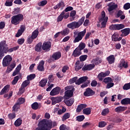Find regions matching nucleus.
<instances>
[{"label": "nucleus", "instance_id": "f257e3e1", "mask_svg": "<svg viewBox=\"0 0 130 130\" xmlns=\"http://www.w3.org/2000/svg\"><path fill=\"white\" fill-rule=\"evenodd\" d=\"M52 123H53V126L56 125V122H52L51 120L43 119L39 121L38 124L39 127H37L36 130H49L52 127Z\"/></svg>", "mask_w": 130, "mask_h": 130}, {"label": "nucleus", "instance_id": "f03ea898", "mask_svg": "<svg viewBox=\"0 0 130 130\" xmlns=\"http://www.w3.org/2000/svg\"><path fill=\"white\" fill-rule=\"evenodd\" d=\"M18 48L19 47H15L9 49L6 41H1L0 42V59H2L3 57L5 56L4 53L7 54L8 52H13L14 50H17Z\"/></svg>", "mask_w": 130, "mask_h": 130}, {"label": "nucleus", "instance_id": "7ed1b4c3", "mask_svg": "<svg viewBox=\"0 0 130 130\" xmlns=\"http://www.w3.org/2000/svg\"><path fill=\"white\" fill-rule=\"evenodd\" d=\"M84 21H85V17H82L79 20L78 22L74 21L68 24L67 27L70 29H77V28H79L81 25H83Z\"/></svg>", "mask_w": 130, "mask_h": 130}, {"label": "nucleus", "instance_id": "20e7f679", "mask_svg": "<svg viewBox=\"0 0 130 130\" xmlns=\"http://www.w3.org/2000/svg\"><path fill=\"white\" fill-rule=\"evenodd\" d=\"M24 16L23 14H19L17 15L13 16L11 18V23L13 25H18L21 21H23Z\"/></svg>", "mask_w": 130, "mask_h": 130}, {"label": "nucleus", "instance_id": "39448f33", "mask_svg": "<svg viewBox=\"0 0 130 130\" xmlns=\"http://www.w3.org/2000/svg\"><path fill=\"white\" fill-rule=\"evenodd\" d=\"M86 32L87 30L86 29H84L82 31H80L79 32H74V35H77V36L75 37L74 40L73 41V43H77V42H79L83 39V37L85 36V34H86Z\"/></svg>", "mask_w": 130, "mask_h": 130}, {"label": "nucleus", "instance_id": "423d86ee", "mask_svg": "<svg viewBox=\"0 0 130 130\" xmlns=\"http://www.w3.org/2000/svg\"><path fill=\"white\" fill-rule=\"evenodd\" d=\"M99 20L100 22H102V28H105V27H106V23H107V21H108V17L106 16L105 12H102L101 16L99 17Z\"/></svg>", "mask_w": 130, "mask_h": 130}, {"label": "nucleus", "instance_id": "0eeeda50", "mask_svg": "<svg viewBox=\"0 0 130 130\" xmlns=\"http://www.w3.org/2000/svg\"><path fill=\"white\" fill-rule=\"evenodd\" d=\"M13 60V57L10 55H7L3 58L2 64L4 67H8L11 64V62Z\"/></svg>", "mask_w": 130, "mask_h": 130}, {"label": "nucleus", "instance_id": "6e6552de", "mask_svg": "<svg viewBox=\"0 0 130 130\" xmlns=\"http://www.w3.org/2000/svg\"><path fill=\"white\" fill-rule=\"evenodd\" d=\"M65 90H67V91L65 92L66 97L70 98L73 96L74 91H75V88H74L73 86H69L65 87Z\"/></svg>", "mask_w": 130, "mask_h": 130}, {"label": "nucleus", "instance_id": "1a4fd4ad", "mask_svg": "<svg viewBox=\"0 0 130 130\" xmlns=\"http://www.w3.org/2000/svg\"><path fill=\"white\" fill-rule=\"evenodd\" d=\"M124 28V25L122 24H112L109 27L110 30H121Z\"/></svg>", "mask_w": 130, "mask_h": 130}, {"label": "nucleus", "instance_id": "9d476101", "mask_svg": "<svg viewBox=\"0 0 130 130\" xmlns=\"http://www.w3.org/2000/svg\"><path fill=\"white\" fill-rule=\"evenodd\" d=\"M110 74V71H107L106 72H101L100 73L98 76V78L100 81H102L103 80V78L105 77H107V76H109V74Z\"/></svg>", "mask_w": 130, "mask_h": 130}, {"label": "nucleus", "instance_id": "9b49d317", "mask_svg": "<svg viewBox=\"0 0 130 130\" xmlns=\"http://www.w3.org/2000/svg\"><path fill=\"white\" fill-rule=\"evenodd\" d=\"M52 100V105H55L56 103H59V102H61L62 101V97L58 96V97H52L51 98Z\"/></svg>", "mask_w": 130, "mask_h": 130}, {"label": "nucleus", "instance_id": "f8f14e48", "mask_svg": "<svg viewBox=\"0 0 130 130\" xmlns=\"http://www.w3.org/2000/svg\"><path fill=\"white\" fill-rule=\"evenodd\" d=\"M128 67V64H127V62L125 61V60L124 59H121L119 64L118 68H120V69H122V68L127 69Z\"/></svg>", "mask_w": 130, "mask_h": 130}, {"label": "nucleus", "instance_id": "ddd939ff", "mask_svg": "<svg viewBox=\"0 0 130 130\" xmlns=\"http://www.w3.org/2000/svg\"><path fill=\"white\" fill-rule=\"evenodd\" d=\"M60 92V87H56V88H53L50 92V95L51 96H54L55 95H58Z\"/></svg>", "mask_w": 130, "mask_h": 130}, {"label": "nucleus", "instance_id": "4468645a", "mask_svg": "<svg viewBox=\"0 0 130 130\" xmlns=\"http://www.w3.org/2000/svg\"><path fill=\"white\" fill-rule=\"evenodd\" d=\"M25 30H26V27L24 25H21L16 35V37H20L24 33Z\"/></svg>", "mask_w": 130, "mask_h": 130}, {"label": "nucleus", "instance_id": "2eb2a0df", "mask_svg": "<svg viewBox=\"0 0 130 130\" xmlns=\"http://www.w3.org/2000/svg\"><path fill=\"white\" fill-rule=\"evenodd\" d=\"M51 47V43L50 42H46L43 44L42 49L43 50H49Z\"/></svg>", "mask_w": 130, "mask_h": 130}, {"label": "nucleus", "instance_id": "dca6fc26", "mask_svg": "<svg viewBox=\"0 0 130 130\" xmlns=\"http://www.w3.org/2000/svg\"><path fill=\"white\" fill-rule=\"evenodd\" d=\"M119 34L118 32H115L112 36V39L113 41H120L122 39V37H119Z\"/></svg>", "mask_w": 130, "mask_h": 130}, {"label": "nucleus", "instance_id": "f3484780", "mask_svg": "<svg viewBox=\"0 0 130 130\" xmlns=\"http://www.w3.org/2000/svg\"><path fill=\"white\" fill-rule=\"evenodd\" d=\"M88 80V77L87 76H84L80 78L78 80H77L76 82V85H81V84L86 82Z\"/></svg>", "mask_w": 130, "mask_h": 130}, {"label": "nucleus", "instance_id": "a211bd4d", "mask_svg": "<svg viewBox=\"0 0 130 130\" xmlns=\"http://www.w3.org/2000/svg\"><path fill=\"white\" fill-rule=\"evenodd\" d=\"M121 32L122 33L121 34V36L122 37H125V36H127V35H128V34H129L130 29L129 28H124L123 29H122L121 30Z\"/></svg>", "mask_w": 130, "mask_h": 130}, {"label": "nucleus", "instance_id": "6ab92c4d", "mask_svg": "<svg viewBox=\"0 0 130 130\" xmlns=\"http://www.w3.org/2000/svg\"><path fill=\"white\" fill-rule=\"evenodd\" d=\"M95 68V64H90L87 65H85L83 68V71H91L92 69Z\"/></svg>", "mask_w": 130, "mask_h": 130}, {"label": "nucleus", "instance_id": "aec40b11", "mask_svg": "<svg viewBox=\"0 0 130 130\" xmlns=\"http://www.w3.org/2000/svg\"><path fill=\"white\" fill-rule=\"evenodd\" d=\"M82 54V51L80 50L78 48H77L73 51L72 55L74 56V57H77V56H80Z\"/></svg>", "mask_w": 130, "mask_h": 130}, {"label": "nucleus", "instance_id": "412c9836", "mask_svg": "<svg viewBox=\"0 0 130 130\" xmlns=\"http://www.w3.org/2000/svg\"><path fill=\"white\" fill-rule=\"evenodd\" d=\"M10 91V85H6L0 92V95H4Z\"/></svg>", "mask_w": 130, "mask_h": 130}, {"label": "nucleus", "instance_id": "4be33fe9", "mask_svg": "<svg viewBox=\"0 0 130 130\" xmlns=\"http://www.w3.org/2000/svg\"><path fill=\"white\" fill-rule=\"evenodd\" d=\"M95 93L93 91V90L90 88H87L86 89L85 92H84V96H89L94 95Z\"/></svg>", "mask_w": 130, "mask_h": 130}, {"label": "nucleus", "instance_id": "5701e85b", "mask_svg": "<svg viewBox=\"0 0 130 130\" xmlns=\"http://www.w3.org/2000/svg\"><path fill=\"white\" fill-rule=\"evenodd\" d=\"M44 63L45 62L43 60H41L38 66V70L40 71V72H43L44 71Z\"/></svg>", "mask_w": 130, "mask_h": 130}, {"label": "nucleus", "instance_id": "b1692460", "mask_svg": "<svg viewBox=\"0 0 130 130\" xmlns=\"http://www.w3.org/2000/svg\"><path fill=\"white\" fill-rule=\"evenodd\" d=\"M21 69H22V64H19L17 67L14 72H13L12 76L13 77H15V76H16V75H18V74L20 73V71H21Z\"/></svg>", "mask_w": 130, "mask_h": 130}, {"label": "nucleus", "instance_id": "393cba45", "mask_svg": "<svg viewBox=\"0 0 130 130\" xmlns=\"http://www.w3.org/2000/svg\"><path fill=\"white\" fill-rule=\"evenodd\" d=\"M107 60H108L110 64H112V63H114V61L115 60V58L114 57V55H110L107 58Z\"/></svg>", "mask_w": 130, "mask_h": 130}, {"label": "nucleus", "instance_id": "a878e982", "mask_svg": "<svg viewBox=\"0 0 130 130\" xmlns=\"http://www.w3.org/2000/svg\"><path fill=\"white\" fill-rule=\"evenodd\" d=\"M125 110H126V107H125L119 106L115 109V112H118V113L125 111Z\"/></svg>", "mask_w": 130, "mask_h": 130}, {"label": "nucleus", "instance_id": "bb28decb", "mask_svg": "<svg viewBox=\"0 0 130 130\" xmlns=\"http://www.w3.org/2000/svg\"><path fill=\"white\" fill-rule=\"evenodd\" d=\"M74 102H75V100L74 99H70L64 101V103L67 106H72L73 104H74Z\"/></svg>", "mask_w": 130, "mask_h": 130}, {"label": "nucleus", "instance_id": "cd10ccee", "mask_svg": "<svg viewBox=\"0 0 130 130\" xmlns=\"http://www.w3.org/2000/svg\"><path fill=\"white\" fill-rule=\"evenodd\" d=\"M52 57L55 60L57 59H59V58L61 57V53H60V52H57L56 53H54L52 55Z\"/></svg>", "mask_w": 130, "mask_h": 130}, {"label": "nucleus", "instance_id": "c85d7f7f", "mask_svg": "<svg viewBox=\"0 0 130 130\" xmlns=\"http://www.w3.org/2000/svg\"><path fill=\"white\" fill-rule=\"evenodd\" d=\"M86 107H87V105L81 104L78 106L76 111L77 112H81L82 109H84V108H86Z\"/></svg>", "mask_w": 130, "mask_h": 130}, {"label": "nucleus", "instance_id": "c756f323", "mask_svg": "<svg viewBox=\"0 0 130 130\" xmlns=\"http://www.w3.org/2000/svg\"><path fill=\"white\" fill-rule=\"evenodd\" d=\"M117 8V5L116 4H110L109 5V8H108V10L109 12H111L112 11H113V10H115Z\"/></svg>", "mask_w": 130, "mask_h": 130}, {"label": "nucleus", "instance_id": "7c9ffc66", "mask_svg": "<svg viewBox=\"0 0 130 130\" xmlns=\"http://www.w3.org/2000/svg\"><path fill=\"white\" fill-rule=\"evenodd\" d=\"M83 67V64L80 63V61L78 60L75 63V70L79 71Z\"/></svg>", "mask_w": 130, "mask_h": 130}, {"label": "nucleus", "instance_id": "2f4dec72", "mask_svg": "<svg viewBox=\"0 0 130 130\" xmlns=\"http://www.w3.org/2000/svg\"><path fill=\"white\" fill-rule=\"evenodd\" d=\"M121 103L122 105H126L127 104H130V98H125L123 99Z\"/></svg>", "mask_w": 130, "mask_h": 130}, {"label": "nucleus", "instance_id": "473e14b6", "mask_svg": "<svg viewBox=\"0 0 130 130\" xmlns=\"http://www.w3.org/2000/svg\"><path fill=\"white\" fill-rule=\"evenodd\" d=\"M63 7H64V3L61 1L57 5L54 7V10H57V9H59V8H63Z\"/></svg>", "mask_w": 130, "mask_h": 130}, {"label": "nucleus", "instance_id": "72a5a7b5", "mask_svg": "<svg viewBox=\"0 0 130 130\" xmlns=\"http://www.w3.org/2000/svg\"><path fill=\"white\" fill-rule=\"evenodd\" d=\"M47 83V79H43L39 82V86L40 87H44Z\"/></svg>", "mask_w": 130, "mask_h": 130}, {"label": "nucleus", "instance_id": "f704fd0d", "mask_svg": "<svg viewBox=\"0 0 130 130\" xmlns=\"http://www.w3.org/2000/svg\"><path fill=\"white\" fill-rule=\"evenodd\" d=\"M83 114L89 115L91 114V108H87L83 110Z\"/></svg>", "mask_w": 130, "mask_h": 130}, {"label": "nucleus", "instance_id": "c9c22d12", "mask_svg": "<svg viewBox=\"0 0 130 130\" xmlns=\"http://www.w3.org/2000/svg\"><path fill=\"white\" fill-rule=\"evenodd\" d=\"M22 124V119L21 118H18L14 122V125L15 126H20Z\"/></svg>", "mask_w": 130, "mask_h": 130}, {"label": "nucleus", "instance_id": "e433bc0d", "mask_svg": "<svg viewBox=\"0 0 130 130\" xmlns=\"http://www.w3.org/2000/svg\"><path fill=\"white\" fill-rule=\"evenodd\" d=\"M60 33L61 34V35H64L66 36V35H68V34L70 33V29L68 28H66L62 31H60Z\"/></svg>", "mask_w": 130, "mask_h": 130}, {"label": "nucleus", "instance_id": "4c0bfd02", "mask_svg": "<svg viewBox=\"0 0 130 130\" xmlns=\"http://www.w3.org/2000/svg\"><path fill=\"white\" fill-rule=\"evenodd\" d=\"M13 2L14 0H6L5 6H6V7H12Z\"/></svg>", "mask_w": 130, "mask_h": 130}, {"label": "nucleus", "instance_id": "58836bf2", "mask_svg": "<svg viewBox=\"0 0 130 130\" xmlns=\"http://www.w3.org/2000/svg\"><path fill=\"white\" fill-rule=\"evenodd\" d=\"M75 16H76V11H72L70 13V21L72 22V21H74L75 20Z\"/></svg>", "mask_w": 130, "mask_h": 130}, {"label": "nucleus", "instance_id": "ea45409f", "mask_svg": "<svg viewBox=\"0 0 130 130\" xmlns=\"http://www.w3.org/2000/svg\"><path fill=\"white\" fill-rule=\"evenodd\" d=\"M41 47H42V44L41 43H38L35 47L36 51L38 52L41 51Z\"/></svg>", "mask_w": 130, "mask_h": 130}, {"label": "nucleus", "instance_id": "a19ab883", "mask_svg": "<svg viewBox=\"0 0 130 130\" xmlns=\"http://www.w3.org/2000/svg\"><path fill=\"white\" fill-rule=\"evenodd\" d=\"M39 108V104L37 102H35L31 105V108L34 110H37Z\"/></svg>", "mask_w": 130, "mask_h": 130}, {"label": "nucleus", "instance_id": "79ce46f5", "mask_svg": "<svg viewBox=\"0 0 130 130\" xmlns=\"http://www.w3.org/2000/svg\"><path fill=\"white\" fill-rule=\"evenodd\" d=\"M70 117H71V114H70V113H67L63 115L62 120V121H64V120H67V119L70 118Z\"/></svg>", "mask_w": 130, "mask_h": 130}, {"label": "nucleus", "instance_id": "37998d69", "mask_svg": "<svg viewBox=\"0 0 130 130\" xmlns=\"http://www.w3.org/2000/svg\"><path fill=\"white\" fill-rule=\"evenodd\" d=\"M39 34V31H38V29H36L31 35V37L34 38L35 39H36L37 38V36H38V35Z\"/></svg>", "mask_w": 130, "mask_h": 130}, {"label": "nucleus", "instance_id": "c03bdc74", "mask_svg": "<svg viewBox=\"0 0 130 130\" xmlns=\"http://www.w3.org/2000/svg\"><path fill=\"white\" fill-rule=\"evenodd\" d=\"M36 77V75L34 74H30L27 77V80L30 81H32V80H34V79H35V77Z\"/></svg>", "mask_w": 130, "mask_h": 130}, {"label": "nucleus", "instance_id": "a18cd8bd", "mask_svg": "<svg viewBox=\"0 0 130 130\" xmlns=\"http://www.w3.org/2000/svg\"><path fill=\"white\" fill-rule=\"evenodd\" d=\"M63 16H64V11H63L57 18V21L61 22L63 19Z\"/></svg>", "mask_w": 130, "mask_h": 130}, {"label": "nucleus", "instance_id": "49530a36", "mask_svg": "<svg viewBox=\"0 0 130 130\" xmlns=\"http://www.w3.org/2000/svg\"><path fill=\"white\" fill-rule=\"evenodd\" d=\"M85 47L86 44L81 42L79 44L78 48L81 51H82V50H83V49H84V48H85Z\"/></svg>", "mask_w": 130, "mask_h": 130}, {"label": "nucleus", "instance_id": "de8ad7c7", "mask_svg": "<svg viewBox=\"0 0 130 130\" xmlns=\"http://www.w3.org/2000/svg\"><path fill=\"white\" fill-rule=\"evenodd\" d=\"M60 130H70V128L69 126H67L65 124H62L59 127Z\"/></svg>", "mask_w": 130, "mask_h": 130}, {"label": "nucleus", "instance_id": "09e8293b", "mask_svg": "<svg viewBox=\"0 0 130 130\" xmlns=\"http://www.w3.org/2000/svg\"><path fill=\"white\" fill-rule=\"evenodd\" d=\"M108 113H109V109L106 108L102 111L101 114L102 115L105 116V115L108 114Z\"/></svg>", "mask_w": 130, "mask_h": 130}, {"label": "nucleus", "instance_id": "8fccbe9b", "mask_svg": "<svg viewBox=\"0 0 130 130\" xmlns=\"http://www.w3.org/2000/svg\"><path fill=\"white\" fill-rule=\"evenodd\" d=\"M20 109V105L16 103L13 107V111H18Z\"/></svg>", "mask_w": 130, "mask_h": 130}, {"label": "nucleus", "instance_id": "3c124183", "mask_svg": "<svg viewBox=\"0 0 130 130\" xmlns=\"http://www.w3.org/2000/svg\"><path fill=\"white\" fill-rule=\"evenodd\" d=\"M67 111V109L63 107L62 108V110L59 109L58 111L57 114L60 115V114H62V113H64Z\"/></svg>", "mask_w": 130, "mask_h": 130}, {"label": "nucleus", "instance_id": "603ef678", "mask_svg": "<svg viewBox=\"0 0 130 130\" xmlns=\"http://www.w3.org/2000/svg\"><path fill=\"white\" fill-rule=\"evenodd\" d=\"M84 119H85V116L84 115L78 116L76 117L77 121H83Z\"/></svg>", "mask_w": 130, "mask_h": 130}, {"label": "nucleus", "instance_id": "864d4df0", "mask_svg": "<svg viewBox=\"0 0 130 130\" xmlns=\"http://www.w3.org/2000/svg\"><path fill=\"white\" fill-rule=\"evenodd\" d=\"M88 58V55H83L80 56V61H85L86 59Z\"/></svg>", "mask_w": 130, "mask_h": 130}, {"label": "nucleus", "instance_id": "5fc2aeb1", "mask_svg": "<svg viewBox=\"0 0 130 130\" xmlns=\"http://www.w3.org/2000/svg\"><path fill=\"white\" fill-rule=\"evenodd\" d=\"M29 84H30V81H29V80H27L24 81L22 85L21 86L23 87L24 88H26V87H27V86H28L29 85Z\"/></svg>", "mask_w": 130, "mask_h": 130}, {"label": "nucleus", "instance_id": "6e6d98bb", "mask_svg": "<svg viewBox=\"0 0 130 130\" xmlns=\"http://www.w3.org/2000/svg\"><path fill=\"white\" fill-rule=\"evenodd\" d=\"M104 83L105 84H109V83H111L112 82V79L110 77H107L104 80Z\"/></svg>", "mask_w": 130, "mask_h": 130}, {"label": "nucleus", "instance_id": "4d7b16f0", "mask_svg": "<svg viewBox=\"0 0 130 130\" xmlns=\"http://www.w3.org/2000/svg\"><path fill=\"white\" fill-rule=\"evenodd\" d=\"M47 4V1L44 0L41 2H40L38 4V5L40 7H44V6H45V5H46Z\"/></svg>", "mask_w": 130, "mask_h": 130}, {"label": "nucleus", "instance_id": "13d9d810", "mask_svg": "<svg viewBox=\"0 0 130 130\" xmlns=\"http://www.w3.org/2000/svg\"><path fill=\"white\" fill-rule=\"evenodd\" d=\"M24 102H25V99L21 98L18 99L17 103L19 105H21V104H23Z\"/></svg>", "mask_w": 130, "mask_h": 130}, {"label": "nucleus", "instance_id": "bf43d9fd", "mask_svg": "<svg viewBox=\"0 0 130 130\" xmlns=\"http://www.w3.org/2000/svg\"><path fill=\"white\" fill-rule=\"evenodd\" d=\"M20 11L21 10L20 9V8H14L12 13L13 14V15H17V14L19 13Z\"/></svg>", "mask_w": 130, "mask_h": 130}, {"label": "nucleus", "instance_id": "052dcab7", "mask_svg": "<svg viewBox=\"0 0 130 130\" xmlns=\"http://www.w3.org/2000/svg\"><path fill=\"white\" fill-rule=\"evenodd\" d=\"M18 81H19V76H17L14 77V80L12 82V85H16L18 82Z\"/></svg>", "mask_w": 130, "mask_h": 130}, {"label": "nucleus", "instance_id": "680f3d73", "mask_svg": "<svg viewBox=\"0 0 130 130\" xmlns=\"http://www.w3.org/2000/svg\"><path fill=\"white\" fill-rule=\"evenodd\" d=\"M8 117L9 119H14V118H16V114L13 113H10L8 115Z\"/></svg>", "mask_w": 130, "mask_h": 130}, {"label": "nucleus", "instance_id": "e2e57ef3", "mask_svg": "<svg viewBox=\"0 0 130 130\" xmlns=\"http://www.w3.org/2000/svg\"><path fill=\"white\" fill-rule=\"evenodd\" d=\"M77 80H78V77H75L73 78L72 79L70 80V84H74V83H75L77 82Z\"/></svg>", "mask_w": 130, "mask_h": 130}, {"label": "nucleus", "instance_id": "0e129e2a", "mask_svg": "<svg viewBox=\"0 0 130 130\" xmlns=\"http://www.w3.org/2000/svg\"><path fill=\"white\" fill-rule=\"evenodd\" d=\"M106 125V122L105 121H101L99 123V127H104Z\"/></svg>", "mask_w": 130, "mask_h": 130}, {"label": "nucleus", "instance_id": "69168bd1", "mask_svg": "<svg viewBox=\"0 0 130 130\" xmlns=\"http://www.w3.org/2000/svg\"><path fill=\"white\" fill-rule=\"evenodd\" d=\"M24 92H25V87L21 86V87L19 89V91L18 93L20 95H22V94H23V93H24Z\"/></svg>", "mask_w": 130, "mask_h": 130}, {"label": "nucleus", "instance_id": "338daca9", "mask_svg": "<svg viewBox=\"0 0 130 130\" xmlns=\"http://www.w3.org/2000/svg\"><path fill=\"white\" fill-rule=\"evenodd\" d=\"M123 90H129L130 89V85L129 83L125 84L123 87Z\"/></svg>", "mask_w": 130, "mask_h": 130}, {"label": "nucleus", "instance_id": "774afa93", "mask_svg": "<svg viewBox=\"0 0 130 130\" xmlns=\"http://www.w3.org/2000/svg\"><path fill=\"white\" fill-rule=\"evenodd\" d=\"M124 10H128L130 9V4L126 3L123 6Z\"/></svg>", "mask_w": 130, "mask_h": 130}]
</instances>
